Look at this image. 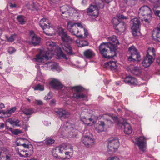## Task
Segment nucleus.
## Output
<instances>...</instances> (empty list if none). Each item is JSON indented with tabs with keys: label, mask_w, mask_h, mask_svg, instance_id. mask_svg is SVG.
<instances>
[{
	"label": "nucleus",
	"mask_w": 160,
	"mask_h": 160,
	"mask_svg": "<svg viewBox=\"0 0 160 160\" xmlns=\"http://www.w3.org/2000/svg\"><path fill=\"white\" fill-rule=\"evenodd\" d=\"M46 45L47 47L48 51H40V53L36 56V61L42 62L44 59L47 60L51 59L52 55L57 48L56 43L52 41H49L47 42Z\"/></svg>",
	"instance_id": "1"
},
{
	"label": "nucleus",
	"mask_w": 160,
	"mask_h": 160,
	"mask_svg": "<svg viewBox=\"0 0 160 160\" xmlns=\"http://www.w3.org/2000/svg\"><path fill=\"white\" fill-rule=\"evenodd\" d=\"M95 5H91L87 9V12L94 20L98 15L99 8H102L104 7L102 0H95Z\"/></svg>",
	"instance_id": "2"
},
{
	"label": "nucleus",
	"mask_w": 160,
	"mask_h": 160,
	"mask_svg": "<svg viewBox=\"0 0 160 160\" xmlns=\"http://www.w3.org/2000/svg\"><path fill=\"white\" fill-rule=\"evenodd\" d=\"M99 50L102 57L105 58H112L116 56L113 51H111L110 47L105 42L101 43L99 47Z\"/></svg>",
	"instance_id": "3"
},
{
	"label": "nucleus",
	"mask_w": 160,
	"mask_h": 160,
	"mask_svg": "<svg viewBox=\"0 0 160 160\" xmlns=\"http://www.w3.org/2000/svg\"><path fill=\"white\" fill-rule=\"evenodd\" d=\"M67 27L68 29L72 35L78 38L83 37L82 35H77L79 32V30L78 27L80 28H83L81 23H73L70 21L68 22Z\"/></svg>",
	"instance_id": "4"
},
{
	"label": "nucleus",
	"mask_w": 160,
	"mask_h": 160,
	"mask_svg": "<svg viewBox=\"0 0 160 160\" xmlns=\"http://www.w3.org/2000/svg\"><path fill=\"white\" fill-rule=\"evenodd\" d=\"M70 44L62 43L60 44V52L59 53L60 56L66 60H67L68 58L66 57V54L61 50V49L64 51L68 55H71L74 54V53L72 50V47L70 45Z\"/></svg>",
	"instance_id": "5"
},
{
	"label": "nucleus",
	"mask_w": 160,
	"mask_h": 160,
	"mask_svg": "<svg viewBox=\"0 0 160 160\" xmlns=\"http://www.w3.org/2000/svg\"><path fill=\"white\" fill-rule=\"evenodd\" d=\"M128 51L131 55L128 57V60L129 61L139 62L141 60V56L137 49L133 45L128 48Z\"/></svg>",
	"instance_id": "6"
},
{
	"label": "nucleus",
	"mask_w": 160,
	"mask_h": 160,
	"mask_svg": "<svg viewBox=\"0 0 160 160\" xmlns=\"http://www.w3.org/2000/svg\"><path fill=\"white\" fill-rule=\"evenodd\" d=\"M60 9L62 15L64 18L72 16L73 13L76 12V11L74 8L66 5L61 7Z\"/></svg>",
	"instance_id": "7"
},
{
	"label": "nucleus",
	"mask_w": 160,
	"mask_h": 160,
	"mask_svg": "<svg viewBox=\"0 0 160 160\" xmlns=\"http://www.w3.org/2000/svg\"><path fill=\"white\" fill-rule=\"evenodd\" d=\"M58 33L61 37L63 43H72L74 42V40L69 36L65 31V30L60 28L58 29Z\"/></svg>",
	"instance_id": "8"
},
{
	"label": "nucleus",
	"mask_w": 160,
	"mask_h": 160,
	"mask_svg": "<svg viewBox=\"0 0 160 160\" xmlns=\"http://www.w3.org/2000/svg\"><path fill=\"white\" fill-rule=\"evenodd\" d=\"M108 40L109 41L108 42H105L110 47L111 51H113L116 54L115 50L117 47V44H119V41L116 37L113 35L108 38Z\"/></svg>",
	"instance_id": "9"
},
{
	"label": "nucleus",
	"mask_w": 160,
	"mask_h": 160,
	"mask_svg": "<svg viewBox=\"0 0 160 160\" xmlns=\"http://www.w3.org/2000/svg\"><path fill=\"white\" fill-rule=\"evenodd\" d=\"M119 146L118 139L117 138H113L109 141L108 148V151L112 152L116 151Z\"/></svg>",
	"instance_id": "10"
},
{
	"label": "nucleus",
	"mask_w": 160,
	"mask_h": 160,
	"mask_svg": "<svg viewBox=\"0 0 160 160\" xmlns=\"http://www.w3.org/2000/svg\"><path fill=\"white\" fill-rule=\"evenodd\" d=\"M74 89L76 92L73 93L72 96V98L77 99L84 98L85 96L83 94L80 93L79 92H82L84 90V88L80 86H76L71 88V89Z\"/></svg>",
	"instance_id": "11"
},
{
	"label": "nucleus",
	"mask_w": 160,
	"mask_h": 160,
	"mask_svg": "<svg viewBox=\"0 0 160 160\" xmlns=\"http://www.w3.org/2000/svg\"><path fill=\"white\" fill-rule=\"evenodd\" d=\"M152 14L151 10L147 6L142 7L139 10L138 14L139 16H148L151 17Z\"/></svg>",
	"instance_id": "12"
},
{
	"label": "nucleus",
	"mask_w": 160,
	"mask_h": 160,
	"mask_svg": "<svg viewBox=\"0 0 160 160\" xmlns=\"http://www.w3.org/2000/svg\"><path fill=\"white\" fill-rule=\"evenodd\" d=\"M117 126L118 128L119 129L123 127L124 129V132L126 134H130L132 132V129L131 126L126 122L123 123L118 122Z\"/></svg>",
	"instance_id": "13"
},
{
	"label": "nucleus",
	"mask_w": 160,
	"mask_h": 160,
	"mask_svg": "<svg viewBox=\"0 0 160 160\" xmlns=\"http://www.w3.org/2000/svg\"><path fill=\"white\" fill-rule=\"evenodd\" d=\"M82 142L87 147H90L94 144V139L90 136H85L82 139Z\"/></svg>",
	"instance_id": "14"
},
{
	"label": "nucleus",
	"mask_w": 160,
	"mask_h": 160,
	"mask_svg": "<svg viewBox=\"0 0 160 160\" xmlns=\"http://www.w3.org/2000/svg\"><path fill=\"white\" fill-rule=\"evenodd\" d=\"M55 112L61 119L68 118L70 115L69 112L62 108L58 109Z\"/></svg>",
	"instance_id": "15"
},
{
	"label": "nucleus",
	"mask_w": 160,
	"mask_h": 160,
	"mask_svg": "<svg viewBox=\"0 0 160 160\" xmlns=\"http://www.w3.org/2000/svg\"><path fill=\"white\" fill-rule=\"evenodd\" d=\"M18 149V154L21 157H28L30 156L32 154V150H22L19 149V148H17Z\"/></svg>",
	"instance_id": "16"
},
{
	"label": "nucleus",
	"mask_w": 160,
	"mask_h": 160,
	"mask_svg": "<svg viewBox=\"0 0 160 160\" xmlns=\"http://www.w3.org/2000/svg\"><path fill=\"white\" fill-rule=\"evenodd\" d=\"M146 140L144 137H140L137 141V144L139 149L143 151H144V148L146 144Z\"/></svg>",
	"instance_id": "17"
},
{
	"label": "nucleus",
	"mask_w": 160,
	"mask_h": 160,
	"mask_svg": "<svg viewBox=\"0 0 160 160\" xmlns=\"http://www.w3.org/2000/svg\"><path fill=\"white\" fill-rule=\"evenodd\" d=\"M124 82L130 85L136 86L138 84L137 81L135 78L131 77H126L124 80Z\"/></svg>",
	"instance_id": "18"
},
{
	"label": "nucleus",
	"mask_w": 160,
	"mask_h": 160,
	"mask_svg": "<svg viewBox=\"0 0 160 160\" xmlns=\"http://www.w3.org/2000/svg\"><path fill=\"white\" fill-rule=\"evenodd\" d=\"M50 84L53 88L58 90L61 89L63 87L60 82L56 79L51 81L50 82Z\"/></svg>",
	"instance_id": "19"
},
{
	"label": "nucleus",
	"mask_w": 160,
	"mask_h": 160,
	"mask_svg": "<svg viewBox=\"0 0 160 160\" xmlns=\"http://www.w3.org/2000/svg\"><path fill=\"white\" fill-rule=\"evenodd\" d=\"M39 24L41 28L44 30L46 29L50 23L48 20L47 19L43 18L39 21Z\"/></svg>",
	"instance_id": "20"
},
{
	"label": "nucleus",
	"mask_w": 160,
	"mask_h": 160,
	"mask_svg": "<svg viewBox=\"0 0 160 160\" xmlns=\"http://www.w3.org/2000/svg\"><path fill=\"white\" fill-rule=\"evenodd\" d=\"M126 25L123 22H120L115 28L117 32L119 34L124 32L125 30Z\"/></svg>",
	"instance_id": "21"
},
{
	"label": "nucleus",
	"mask_w": 160,
	"mask_h": 160,
	"mask_svg": "<svg viewBox=\"0 0 160 160\" xmlns=\"http://www.w3.org/2000/svg\"><path fill=\"white\" fill-rule=\"evenodd\" d=\"M154 59L152 58L146 56L143 61L142 64L144 67L147 68L151 65Z\"/></svg>",
	"instance_id": "22"
},
{
	"label": "nucleus",
	"mask_w": 160,
	"mask_h": 160,
	"mask_svg": "<svg viewBox=\"0 0 160 160\" xmlns=\"http://www.w3.org/2000/svg\"><path fill=\"white\" fill-rule=\"evenodd\" d=\"M128 70L130 71L131 72L136 75H138L140 74V70L139 68L137 67H135L134 65H131L128 68Z\"/></svg>",
	"instance_id": "23"
},
{
	"label": "nucleus",
	"mask_w": 160,
	"mask_h": 160,
	"mask_svg": "<svg viewBox=\"0 0 160 160\" xmlns=\"http://www.w3.org/2000/svg\"><path fill=\"white\" fill-rule=\"evenodd\" d=\"M152 37L154 41L160 42V31L153 30L152 31Z\"/></svg>",
	"instance_id": "24"
},
{
	"label": "nucleus",
	"mask_w": 160,
	"mask_h": 160,
	"mask_svg": "<svg viewBox=\"0 0 160 160\" xmlns=\"http://www.w3.org/2000/svg\"><path fill=\"white\" fill-rule=\"evenodd\" d=\"M105 66L108 68H110L112 71H115L117 68V66L115 62L110 61L105 63Z\"/></svg>",
	"instance_id": "25"
},
{
	"label": "nucleus",
	"mask_w": 160,
	"mask_h": 160,
	"mask_svg": "<svg viewBox=\"0 0 160 160\" xmlns=\"http://www.w3.org/2000/svg\"><path fill=\"white\" fill-rule=\"evenodd\" d=\"M131 23L132 24V28L133 29L139 28L140 24V21L137 18H134L131 21Z\"/></svg>",
	"instance_id": "26"
},
{
	"label": "nucleus",
	"mask_w": 160,
	"mask_h": 160,
	"mask_svg": "<svg viewBox=\"0 0 160 160\" xmlns=\"http://www.w3.org/2000/svg\"><path fill=\"white\" fill-rule=\"evenodd\" d=\"M43 32L48 36H52L54 35L55 30L52 26L49 25L46 29L44 30Z\"/></svg>",
	"instance_id": "27"
},
{
	"label": "nucleus",
	"mask_w": 160,
	"mask_h": 160,
	"mask_svg": "<svg viewBox=\"0 0 160 160\" xmlns=\"http://www.w3.org/2000/svg\"><path fill=\"white\" fill-rule=\"evenodd\" d=\"M155 50L154 48L149 47L147 51L146 56L155 59Z\"/></svg>",
	"instance_id": "28"
},
{
	"label": "nucleus",
	"mask_w": 160,
	"mask_h": 160,
	"mask_svg": "<svg viewBox=\"0 0 160 160\" xmlns=\"http://www.w3.org/2000/svg\"><path fill=\"white\" fill-rule=\"evenodd\" d=\"M96 128L98 132H99L104 131L105 123L103 121H100L99 123L96 124Z\"/></svg>",
	"instance_id": "29"
},
{
	"label": "nucleus",
	"mask_w": 160,
	"mask_h": 160,
	"mask_svg": "<svg viewBox=\"0 0 160 160\" xmlns=\"http://www.w3.org/2000/svg\"><path fill=\"white\" fill-rule=\"evenodd\" d=\"M84 55L86 58L89 59L94 56L95 54L92 50L88 49L84 51Z\"/></svg>",
	"instance_id": "30"
},
{
	"label": "nucleus",
	"mask_w": 160,
	"mask_h": 160,
	"mask_svg": "<svg viewBox=\"0 0 160 160\" xmlns=\"http://www.w3.org/2000/svg\"><path fill=\"white\" fill-rule=\"evenodd\" d=\"M32 44L34 46L39 45L41 41V38L35 35L32 36Z\"/></svg>",
	"instance_id": "31"
},
{
	"label": "nucleus",
	"mask_w": 160,
	"mask_h": 160,
	"mask_svg": "<svg viewBox=\"0 0 160 160\" xmlns=\"http://www.w3.org/2000/svg\"><path fill=\"white\" fill-rule=\"evenodd\" d=\"M81 120L85 124L88 125L90 122L92 121L93 119L91 118L87 117L86 116H82L81 117Z\"/></svg>",
	"instance_id": "32"
},
{
	"label": "nucleus",
	"mask_w": 160,
	"mask_h": 160,
	"mask_svg": "<svg viewBox=\"0 0 160 160\" xmlns=\"http://www.w3.org/2000/svg\"><path fill=\"white\" fill-rule=\"evenodd\" d=\"M16 107H13L11 108L10 110H7L5 112L2 111L0 112V113H2L3 115H7L9 117L11 113H13L16 111Z\"/></svg>",
	"instance_id": "33"
},
{
	"label": "nucleus",
	"mask_w": 160,
	"mask_h": 160,
	"mask_svg": "<svg viewBox=\"0 0 160 160\" xmlns=\"http://www.w3.org/2000/svg\"><path fill=\"white\" fill-rule=\"evenodd\" d=\"M73 152V149L71 148H70V151H68L65 152L66 157L65 159H68L71 158L72 157Z\"/></svg>",
	"instance_id": "34"
},
{
	"label": "nucleus",
	"mask_w": 160,
	"mask_h": 160,
	"mask_svg": "<svg viewBox=\"0 0 160 160\" xmlns=\"http://www.w3.org/2000/svg\"><path fill=\"white\" fill-rule=\"evenodd\" d=\"M23 113L26 115H31L34 113V111L31 108H26L22 110Z\"/></svg>",
	"instance_id": "35"
},
{
	"label": "nucleus",
	"mask_w": 160,
	"mask_h": 160,
	"mask_svg": "<svg viewBox=\"0 0 160 160\" xmlns=\"http://www.w3.org/2000/svg\"><path fill=\"white\" fill-rule=\"evenodd\" d=\"M17 34H14L11 35L9 37L6 36V38L8 42H12L14 40L15 38L16 37Z\"/></svg>",
	"instance_id": "36"
},
{
	"label": "nucleus",
	"mask_w": 160,
	"mask_h": 160,
	"mask_svg": "<svg viewBox=\"0 0 160 160\" xmlns=\"http://www.w3.org/2000/svg\"><path fill=\"white\" fill-rule=\"evenodd\" d=\"M58 150V149H56V148L53 150L52 152V154L53 156L56 158H59V157L58 155V153H59Z\"/></svg>",
	"instance_id": "37"
},
{
	"label": "nucleus",
	"mask_w": 160,
	"mask_h": 160,
	"mask_svg": "<svg viewBox=\"0 0 160 160\" xmlns=\"http://www.w3.org/2000/svg\"><path fill=\"white\" fill-rule=\"evenodd\" d=\"M33 88L35 90H38L42 91L44 89L43 86L39 84L36 85Z\"/></svg>",
	"instance_id": "38"
},
{
	"label": "nucleus",
	"mask_w": 160,
	"mask_h": 160,
	"mask_svg": "<svg viewBox=\"0 0 160 160\" xmlns=\"http://www.w3.org/2000/svg\"><path fill=\"white\" fill-rule=\"evenodd\" d=\"M112 22L113 23L115 28L118 25V24H119L120 22H119L118 19L116 18H113L112 20Z\"/></svg>",
	"instance_id": "39"
},
{
	"label": "nucleus",
	"mask_w": 160,
	"mask_h": 160,
	"mask_svg": "<svg viewBox=\"0 0 160 160\" xmlns=\"http://www.w3.org/2000/svg\"><path fill=\"white\" fill-rule=\"evenodd\" d=\"M17 19L18 22L22 24L24 23V20L22 15H19L17 17Z\"/></svg>",
	"instance_id": "40"
},
{
	"label": "nucleus",
	"mask_w": 160,
	"mask_h": 160,
	"mask_svg": "<svg viewBox=\"0 0 160 160\" xmlns=\"http://www.w3.org/2000/svg\"><path fill=\"white\" fill-rule=\"evenodd\" d=\"M19 144H20V145H22L24 148H25L27 149H30V150H32V146L31 145L25 143H20Z\"/></svg>",
	"instance_id": "41"
},
{
	"label": "nucleus",
	"mask_w": 160,
	"mask_h": 160,
	"mask_svg": "<svg viewBox=\"0 0 160 160\" xmlns=\"http://www.w3.org/2000/svg\"><path fill=\"white\" fill-rule=\"evenodd\" d=\"M132 34L133 35L136 36L138 35V33H139V28H136L135 29H133L132 28Z\"/></svg>",
	"instance_id": "42"
},
{
	"label": "nucleus",
	"mask_w": 160,
	"mask_h": 160,
	"mask_svg": "<svg viewBox=\"0 0 160 160\" xmlns=\"http://www.w3.org/2000/svg\"><path fill=\"white\" fill-rule=\"evenodd\" d=\"M8 51L9 54H11L16 52V50L13 47H11L8 48Z\"/></svg>",
	"instance_id": "43"
},
{
	"label": "nucleus",
	"mask_w": 160,
	"mask_h": 160,
	"mask_svg": "<svg viewBox=\"0 0 160 160\" xmlns=\"http://www.w3.org/2000/svg\"><path fill=\"white\" fill-rule=\"evenodd\" d=\"M2 158L4 159V160H12L11 155L9 154L3 156Z\"/></svg>",
	"instance_id": "44"
},
{
	"label": "nucleus",
	"mask_w": 160,
	"mask_h": 160,
	"mask_svg": "<svg viewBox=\"0 0 160 160\" xmlns=\"http://www.w3.org/2000/svg\"><path fill=\"white\" fill-rule=\"evenodd\" d=\"M54 142V140L52 139H49L45 141V143L46 145H49L53 144Z\"/></svg>",
	"instance_id": "45"
},
{
	"label": "nucleus",
	"mask_w": 160,
	"mask_h": 160,
	"mask_svg": "<svg viewBox=\"0 0 160 160\" xmlns=\"http://www.w3.org/2000/svg\"><path fill=\"white\" fill-rule=\"evenodd\" d=\"M18 142L17 143V145H20L19 143H24V142H25V141H27V140L23 138H20L18 139Z\"/></svg>",
	"instance_id": "46"
},
{
	"label": "nucleus",
	"mask_w": 160,
	"mask_h": 160,
	"mask_svg": "<svg viewBox=\"0 0 160 160\" xmlns=\"http://www.w3.org/2000/svg\"><path fill=\"white\" fill-rule=\"evenodd\" d=\"M117 17L119 19H127L126 17L120 14H117Z\"/></svg>",
	"instance_id": "47"
},
{
	"label": "nucleus",
	"mask_w": 160,
	"mask_h": 160,
	"mask_svg": "<svg viewBox=\"0 0 160 160\" xmlns=\"http://www.w3.org/2000/svg\"><path fill=\"white\" fill-rule=\"evenodd\" d=\"M20 122V121L18 119L16 120H12L11 122V123L14 124L15 126H19L18 124Z\"/></svg>",
	"instance_id": "48"
},
{
	"label": "nucleus",
	"mask_w": 160,
	"mask_h": 160,
	"mask_svg": "<svg viewBox=\"0 0 160 160\" xmlns=\"http://www.w3.org/2000/svg\"><path fill=\"white\" fill-rule=\"evenodd\" d=\"M22 132L18 129L14 130L12 132V133L15 135H17L21 133Z\"/></svg>",
	"instance_id": "49"
},
{
	"label": "nucleus",
	"mask_w": 160,
	"mask_h": 160,
	"mask_svg": "<svg viewBox=\"0 0 160 160\" xmlns=\"http://www.w3.org/2000/svg\"><path fill=\"white\" fill-rule=\"evenodd\" d=\"M60 0H49L50 3L52 5H54Z\"/></svg>",
	"instance_id": "50"
},
{
	"label": "nucleus",
	"mask_w": 160,
	"mask_h": 160,
	"mask_svg": "<svg viewBox=\"0 0 160 160\" xmlns=\"http://www.w3.org/2000/svg\"><path fill=\"white\" fill-rule=\"evenodd\" d=\"M107 160H119V159L117 157H110Z\"/></svg>",
	"instance_id": "51"
},
{
	"label": "nucleus",
	"mask_w": 160,
	"mask_h": 160,
	"mask_svg": "<svg viewBox=\"0 0 160 160\" xmlns=\"http://www.w3.org/2000/svg\"><path fill=\"white\" fill-rule=\"evenodd\" d=\"M56 149H58L59 151V153L60 152L61 153H62L63 149V147H57Z\"/></svg>",
	"instance_id": "52"
},
{
	"label": "nucleus",
	"mask_w": 160,
	"mask_h": 160,
	"mask_svg": "<svg viewBox=\"0 0 160 160\" xmlns=\"http://www.w3.org/2000/svg\"><path fill=\"white\" fill-rule=\"evenodd\" d=\"M35 102L38 105H42L43 104V102L42 101L39 100H36Z\"/></svg>",
	"instance_id": "53"
},
{
	"label": "nucleus",
	"mask_w": 160,
	"mask_h": 160,
	"mask_svg": "<svg viewBox=\"0 0 160 160\" xmlns=\"http://www.w3.org/2000/svg\"><path fill=\"white\" fill-rule=\"evenodd\" d=\"M153 30H157L160 31V23H159L157 26L156 28H155Z\"/></svg>",
	"instance_id": "54"
},
{
	"label": "nucleus",
	"mask_w": 160,
	"mask_h": 160,
	"mask_svg": "<svg viewBox=\"0 0 160 160\" xmlns=\"http://www.w3.org/2000/svg\"><path fill=\"white\" fill-rule=\"evenodd\" d=\"M109 117L111 118L113 120L115 121L117 120L118 119L117 117L115 116H109Z\"/></svg>",
	"instance_id": "55"
},
{
	"label": "nucleus",
	"mask_w": 160,
	"mask_h": 160,
	"mask_svg": "<svg viewBox=\"0 0 160 160\" xmlns=\"http://www.w3.org/2000/svg\"><path fill=\"white\" fill-rule=\"evenodd\" d=\"M4 126V123L2 122L0 123V129L3 128Z\"/></svg>",
	"instance_id": "56"
},
{
	"label": "nucleus",
	"mask_w": 160,
	"mask_h": 160,
	"mask_svg": "<svg viewBox=\"0 0 160 160\" xmlns=\"http://www.w3.org/2000/svg\"><path fill=\"white\" fill-rule=\"evenodd\" d=\"M5 107L4 104L2 102H0V108L2 109Z\"/></svg>",
	"instance_id": "57"
},
{
	"label": "nucleus",
	"mask_w": 160,
	"mask_h": 160,
	"mask_svg": "<svg viewBox=\"0 0 160 160\" xmlns=\"http://www.w3.org/2000/svg\"><path fill=\"white\" fill-rule=\"evenodd\" d=\"M84 31V36L85 37H86L88 35V32L87 31H86L85 28H83Z\"/></svg>",
	"instance_id": "58"
},
{
	"label": "nucleus",
	"mask_w": 160,
	"mask_h": 160,
	"mask_svg": "<svg viewBox=\"0 0 160 160\" xmlns=\"http://www.w3.org/2000/svg\"><path fill=\"white\" fill-rule=\"evenodd\" d=\"M157 62L160 65V57H158L157 58Z\"/></svg>",
	"instance_id": "59"
},
{
	"label": "nucleus",
	"mask_w": 160,
	"mask_h": 160,
	"mask_svg": "<svg viewBox=\"0 0 160 160\" xmlns=\"http://www.w3.org/2000/svg\"><path fill=\"white\" fill-rule=\"evenodd\" d=\"M56 100L54 99H53L51 101V103L52 104H55Z\"/></svg>",
	"instance_id": "60"
},
{
	"label": "nucleus",
	"mask_w": 160,
	"mask_h": 160,
	"mask_svg": "<svg viewBox=\"0 0 160 160\" xmlns=\"http://www.w3.org/2000/svg\"><path fill=\"white\" fill-rule=\"evenodd\" d=\"M10 6L12 8L13 7H16V5L15 4H13L12 3H10Z\"/></svg>",
	"instance_id": "61"
},
{
	"label": "nucleus",
	"mask_w": 160,
	"mask_h": 160,
	"mask_svg": "<svg viewBox=\"0 0 160 160\" xmlns=\"http://www.w3.org/2000/svg\"><path fill=\"white\" fill-rule=\"evenodd\" d=\"M10 127L8 126H6V128H5V129L6 131H5V133H7V132L8 131V128H9Z\"/></svg>",
	"instance_id": "62"
},
{
	"label": "nucleus",
	"mask_w": 160,
	"mask_h": 160,
	"mask_svg": "<svg viewBox=\"0 0 160 160\" xmlns=\"http://www.w3.org/2000/svg\"><path fill=\"white\" fill-rule=\"evenodd\" d=\"M50 65H51V66H53V68H52V67L51 68L52 69V68H54L56 67V66H55V64H54V63H51Z\"/></svg>",
	"instance_id": "63"
},
{
	"label": "nucleus",
	"mask_w": 160,
	"mask_h": 160,
	"mask_svg": "<svg viewBox=\"0 0 160 160\" xmlns=\"http://www.w3.org/2000/svg\"><path fill=\"white\" fill-rule=\"evenodd\" d=\"M105 2L108 3H109L110 2H111L112 0H104Z\"/></svg>",
	"instance_id": "64"
}]
</instances>
